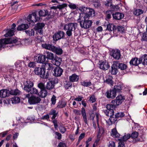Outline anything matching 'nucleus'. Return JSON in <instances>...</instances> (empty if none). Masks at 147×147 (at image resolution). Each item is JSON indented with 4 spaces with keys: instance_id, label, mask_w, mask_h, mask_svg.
<instances>
[{
    "instance_id": "nucleus-14",
    "label": "nucleus",
    "mask_w": 147,
    "mask_h": 147,
    "mask_svg": "<svg viewBox=\"0 0 147 147\" xmlns=\"http://www.w3.org/2000/svg\"><path fill=\"white\" fill-rule=\"evenodd\" d=\"M43 54H38L34 57L35 61L38 63L44 64L46 60Z\"/></svg>"
},
{
    "instance_id": "nucleus-43",
    "label": "nucleus",
    "mask_w": 147,
    "mask_h": 147,
    "mask_svg": "<svg viewBox=\"0 0 147 147\" xmlns=\"http://www.w3.org/2000/svg\"><path fill=\"white\" fill-rule=\"evenodd\" d=\"M93 5L95 8H98L101 6V4L99 0H93Z\"/></svg>"
},
{
    "instance_id": "nucleus-29",
    "label": "nucleus",
    "mask_w": 147,
    "mask_h": 147,
    "mask_svg": "<svg viewBox=\"0 0 147 147\" xmlns=\"http://www.w3.org/2000/svg\"><path fill=\"white\" fill-rule=\"evenodd\" d=\"M111 136L115 138H119L120 135L117 132L116 129V128H114L111 130Z\"/></svg>"
},
{
    "instance_id": "nucleus-42",
    "label": "nucleus",
    "mask_w": 147,
    "mask_h": 147,
    "mask_svg": "<svg viewBox=\"0 0 147 147\" xmlns=\"http://www.w3.org/2000/svg\"><path fill=\"white\" fill-rule=\"evenodd\" d=\"M81 85L84 87H87L92 85L91 82L90 81L87 82L86 80L81 82Z\"/></svg>"
},
{
    "instance_id": "nucleus-15",
    "label": "nucleus",
    "mask_w": 147,
    "mask_h": 147,
    "mask_svg": "<svg viewBox=\"0 0 147 147\" xmlns=\"http://www.w3.org/2000/svg\"><path fill=\"white\" fill-rule=\"evenodd\" d=\"M105 95L108 98L113 99L116 97V93L114 90L111 89L106 92Z\"/></svg>"
},
{
    "instance_id": "nucleus-47",
    "label": "nucleus",
    "mask_w": 147,
    "mask_h": 147,
    "mask_svg": "<svg viewBox=\"0 0 147 147\" xmlns=\"http://www.w3.org/2000/svg\"><path fill=\"white\" fill-rule=\"evenodd\" d=\"M144 11L142 9H137L134 11V14L136 16H139L143 13Z\"/></svg>"
},
{
    "instance_id": "nucleus-24",
    "label": "nucleus",
    "mask_w": 147,
    "mask_h": 147,
    "mask_svg": "<svg viewBox=\"0 0 147 147\" xmlns=\"http://www.w3.org/2000/svg\"><path fill=\"white\" fill-rule=\"evenodd\" d=\"M17 69H22V67L25 65L23 61H18L15 64Z\"/></svg>"
},
{
    "instance_id": "nucleus-32",
    "label": "nucleus",
    "mask_w": 147,
    "mask_h": 147,
    "mask_svg": "<svg viewBox=\"0 0 147 147\" xmlns=\"http://www.w3.org/2000/svg\"><path fill=\"white\" fill-rule=\"evenodd\" d=\"M138 132L136 131H133L131 134V138L132 139H135V140H133V142L134 143L136 142H137V141H139L138 140H137L136 139L138 136Z\"/></svg>"
},
{
    "instance_id": "nucleus-27",
    "label": "nucleus",
    "mask_w": 147,
    "mask_h": 147,
    "mask_svg": "<svg viewBox=\"0 0 147 147\" xmlns=\"http://www.w3.org/2000/svg\"><path fill=\"white\" fill-rule=\"evenodd\" d=\"M42 47L43 48L52 51L54 46L52 45L51 44L44 43L42 44Z\"/></svg>"
},
{
    "instance_id": "nucleus-53",
    "label": "nucleus",
    "mask_w": 147,
    "mask_h": 147,
    "mask_svg": "<svg viewBox=\"0 0 147 147\" xmlns=\"http://www.w3.org/2000/svg\"><path fill=\"white\" fill-rule=\"evenodd\" d=\"M32 16L33 17L35 18V20L34 21V22H36L39 21L40 19V16H38L37 15L36 13V12H33L32 13Z\"/></svg>"
},
{
    "instance_id": "nucleus-30",
    "label": "nucleus",
    "mask_w": 147,
    "mask_h": 147,
    "mask_svg": "<svg viewBox=\"0 0 147 147\" xmlns=\"http://www.w3.org/2000/svg\"><path fill=\"white\" fill-rule=\"evenodd\" d=\"M79 77L75 74H74L69 77V80L71 82H74L78 81Z\"/></svg>"
},
{
    "instance_id": "nucleus-58",
    "label": "nucleus",
    "mask_w": 147,
    "mask_h": 147,
    "mask_svg": "<svg viewBox=\"0 0 147 147\" xmlns=\"http://www.w3.org/2000/svg\"><path fill=\"white\" fill-rule=\"evenodd\" d=\"M52 122L54 124L55 129H57L58 127V125L57 124L58 122L57 120L54 119L52 121Z\"/></svg>"
},
{
    "instance_id": "nucleus-31",
    "label": "nucleus",
    "mask_w": 147,
    "mask_h": 147,
    "mask_svg": "<svg viewBox=\"0 0 147 147\" xmlns=\"http://www.w3.org/2000/svg\"><path fill=\"white\" fill-rule=\"evenodd\" d=\"M44 65V68L45 69L47 68V69L49 70H52L53 69H54V67H53V65L51 63H45Z\"/></svg>"
},
{
    "instance_id": "nucleus-56",
    "label": "nucleus",
    "mask_w": 147,
    "mask_h": 147,
    "mask_svg": "<svg viewBox=\"0 0 147 147\" xmlns=\"http://www.w3.org/2000/svg\"><path fill=\"white\" fill-rule=\"evenodd\" d=\"M36 63L34 62L30 61L28 65V67L30 68H34L36 66Z\"/></svg>"
},
{
    "instance_id": "nucleus-40",
    "label": "nucleus",
    "mask_w": 147,
    "mask_h": 147,
    "mask_svg": "<svg viewBox=\"0 0 147 147\" xmlns=\"http://www.w3.org/2000/svg\"><path fill=\"white\" fill-rule=\"evenodd\" d=\"M14 31L13 30H9L4 34V36L5 37L12 36L14 35Z\"/></svg>"
},
{
    "instance_id": "nucleus-22",
    "label": "nucleus",
    "mask_w": 147,
    "mask_h": 147,
    "mask_svg": "<svg viewBox=\"0 0 147 147\" xmlns=\"http://www.w3.org/2000/svg\"><path fill=\"white\" fill-rule=\"evenodd\" d=\"M81 113L83 117V119L86 124L88 125L87 122V119L85 109L82 107L81 109Z\"/></svg>"
},
{
    "instance_id": "nucleus-35",
    "label": "nucleus",
    "mask_w": 147,
    "mask_h": 147,
    "mask_svg": "<svg viewBox=\"0 0 147 147\" xmlns=\"http://www.w3.org/2000/svg\"><path fill=\"white\" fill-rule=\"evenodd\" d=\"M54 86V82L52 81H50L47 82L46 88L50 90L53 88Z\"/></svg>"
},
{
    "instance_id": "nucleus-59",
    "label": "nucleus",
    "mask_w": 147,
    "mask_h": 147,
    "mask_svg": "<svg viewBox=\"0 0 147 147\" xmlns=\"http://www.w3.org/2000/svg\"><path fill=\"white\" fill-rule=\"evenodd\" d=\"M56 97L54 95H53L51 99V101L52 104L54 105L56 102Z\"/></svg>"
},
{
    "instance_id": "nucleus-25",
    "label": "nucleus",
    "mask_w": 147,
    "mask_h": 147,
    "mask_svg": "<svg viewBox=\"0 0 147 147\" xmlns=\"http://www.w3.org/2000/svg\"><path fill=\"white\" fill-rule=\"evenodd\" d=\"M52 51L55 53L57 55H61L63 53V50L62 49L59 47L54 46Z\"/></svg>"
},
{
    "instance_id": "nucleus-20",
    "label": "nucleus",
    "mask_w": 147,
    "mask_h": 147,
    "mask_svg": "<svg viewBox=\"0 0 147 147\" xmlns=\"http://www.w3.org/2000/svg\"><path fill=\"white\" fill-rule=\"evenodd\" d=\"M129 63L131 66H137L140 64L139 62V59L137 57H134L129 62Z\"/></svg>"
},
{
    "instance_id": "nucleus-28",
    "label": "nucleus",
    "mask_w": 147,
    "mask_h": 147,
    "mask_svg": "<svg viewBox=\"0 0 147 147\" xmlns=\"http://www.w3.org/2000/svg\"><path fill=\"white\" fill-rule=\"evenodd\" d=\"M52 61L53 64L57 66V67H59V66L60 65L62 61L61 59L57 57H54V59Z\"/></svg>"
},
{
    "instance_id": "nucleus-38",
    "label": "nucleus",
    "mask_w": 147,
    "mask_h": 147,
    "mask_svg": "<svg viewBox=\"0 0 147 147\" xmlns=\"http://www.w3.org/2000/svg\"><path fill=\"white\" fill-rule=\"evenodd\" d=\"M9 92L10 94L15 95H19L20 93V91L18 89L11 90Z\"/></svg>"
},
{
    "instance_id": "nucleus-63",
    "label": "nucleus",
    "mask_w": 147,
    "mask_h": 147,
    "mask_svg": "<svg viewBox=\"0 0 147 147\" xmlns=\"http://www.w3.org/2000/svg\"><path fill=\"white\" fill-rule=\"evenodd\" d=\"M142 39L143 41H147V32H145L143 33V36L142 37Z\"/></svg>"
},
{
    "instance_id": "nucleus-54",
    "label": "nucleus",
    "mask_w": 147,
    "mask_h": 147,
    "mask_svg": "<svg viewBox=\"0 0 147 147\" xmlns=\"http://www.w3.org/2000/svg\"><path fill=\"white\" fill-rule=\"evenodd\" d=\"M32 14L29 15L27 17V19L28 22H32V25H34V21L33 20H32Z\"/></svg>"
},
{
    "instance_id": "nucleus-34",
    "label": "nucleus",
    "mask_w": 147,
    "mask_h": 147,
    "mask_svg": "<svg viewBox=\"0 0 147 147\" xmlns=\"http://www.w3.org/2000/svg\"><path fill=\"white\" fill-rule=\"evenodd\" d=\"M38 14L40 17H45L49 15L47 10H41L38 12Z\"/></svg>"
},
{
    "instance_id": "nucleus-1",
    "label": "nucleus",
    "mask_w": 147,
    "mask_h": 147,
    "mask_svg": "<svg viewBox=\"0 0 147 147\" xmlns=\"http://www.w3.org/2000/svg\"><path fill=\"white\" fill-rule=\"evenodd\" d=\"M78 24L77 23H69L65 24L63 26V29L66 31L67 35L69 37L72 36V32L74 33L75 35L77 34L76 33Z\"/></svg>"
},
{
    "instance_id": "nucleus-17",
    "label": "nucleus",
    "mask_w": 147,
    "mask_h": 147,
    "mask_svg": "<svg viewBox=\"0 0 147 147\" xmlns=\"http://www.w3.org/2000/svg\"><path fill=\"white\" fill-rule=\"evenodd\" d=\"M119 61H114L113 62V64L111 66V69L110 71V72L112 75H116L117 74L118 70L117 68V64L118 63Z\"/></svg>"
},
{
    "instance_id": "nucleus-52",
    "label": "nucleus",
    "mask_w": 147,
    "mask_h": 147,
    "mask_svg": "<svg viewBox=\"0 0 147 147\" xmlns=\"http://www.w3.org/2000/svg\"><path fill=\"white\" fill-rule=\"evenodd\" d=\"M31 94H37L38 93V90L35 88H32L28 92Z\"/></svg>"
},
{
    "instance_id": "nucleus-46",
    "label": "nucleus",
    "mask_w": 147,
    "mask_h": 147,
    "mask_svg": "<svg viewBox=\"0 0 147 147\" xmlns=\"http://www.w3.org/2000/svg\"><path fill=\"white\" fill-rule=\"evenodd\" d=\"M11 100L13 104H16L20 102V99L18 97L14 96L11 98Z\"/></svg>"
},
{
    "instance_id": "nucleus-4",
    "label": "nucleus",
    "mask_w": 147,
    "mask_h": 147,
    "mask_svg": "<svg viewBox=\"0 0 147 147\" xmlns=\"http://www.w3.org/2000/svg\"><path fill=\"white\" fill-rule=\"evenodd\" d=\"M114 109H107L103 110V112L105 115L107 116H110V118L107 122L109 125H111L117 123L118 120L116 117L114 115Z\"/></svg>"
},
{
    "instance_id": "nucleus-64",
    "label": "nucleus",
    "mask_w": 147,
    "mask_h": 147,
    "mask_svg": "<svg viewBox=\"0 0 147 147\" xmlns=\"http://www.w3.org/2000/svg\"><path fill=\"white\" fill-rule=\"evenodd\" d=\"M57 147H67V145L65 143L60 142L59 143Z\"/></svg>"
},
{
    "instance_id": "nucleus-23",
    "label": "nucleus",
    "mask_w": 147,
    "mask_h": 147,
    "mask_svg": "<svg viewBox=\"0 0 147 147\" xmlns=\"http://www.w3.org/2000/svg\"><path fill=\"white\" fill-rule=\"evenodd\" d=\"M139 62L142 63L143 65H147V55L144 54L140 58H139Z\"/></svg>"
},
{
    "instance_id": "nucleus-45",
    "label": "nucleus",
    "mask_w": 147,
    "mask_h": 147,
    "mask_svg": "<svg viewBox=\"0 0 147 147\" xmlns=\"http://www.w3.org/2000/svg\"><path fill=\"white\" fill-rule=\"evenodd\" d=\"M131 137V134H128L127 135H125L121 138L119 139V140L121 141H126L127 140L129 139Z\"/></svg>"
},
{
    "instance_id": "nucleus-18",
    "label": "nucleus",
    "mask_w": 147,
    "mask_h": 147,
    "mask_svg": "<svg viewBox=\"0 0 147 147\" xmlns=\"http://www.w3.org/2000/svg\"><path fill=\"white\" fill-rule=\"evenodd\" d=\"M45 58V59H47L53 61L54 59V54L50 52L46 51H45L43 53V55Z\"/></svg>"
},
{
    "instance_id": "nucleus-16",
    "label": "nucleus",
    "mask_w": 147,
    "mask_h": 147,
    "mask_svg": "<svg viewBox=\"0 0 147 147\" xmlns=\"http://www.w3.org/2000/svg\"><path fill=\"white\" fill-rule=\"evenodd\" d=\"M53 75L55 77L61 76L63 71V69L60 67H56L54 68Z\"/></svg>"
},
{
    "instance_id": "nucleus-12",
    "label": "nucleus",
    "mask_w": 147,
    "mask_h": 147,
    "mask_svg": "<svg viewBox=\"0 0 147 147\" xmlns=\"http://www.w3.org/2000/svg\"><path fill=\"white\" fill-rule=\"evenodd\" d=\"M111 55L114 59L119 60L121 56L120 51L118 49L112 50Z\"/></svg>"
},
{
    "instance_id": "nucleus-21",
    "label": "nucleus",
    "mask_w": 147,
    "mask_h": 147,
    "mask_svg": "<svg viewBox=\"0 0 147 147\" xmlns=\"http://www.w3.org/2000/svg\"><path fill=\"white\" fill-rule=\"evenodd\" d=\"M113 18L116 20H119L122 19L124 17V15L122 13L119 12H116L112 15Z\"/></svg>"
},
{
    "instance_id": "nucleus-61",
    "label": "nucleus",
    "mask_w": 147,
    "mask_h": 147,
    "mask_svg": "<svg viewBox=\"0 0 147 147\" xmlns=\"http://www.w3.org/2000/svg\"><path fill=\"white\" fill-rule=\"evenodd\" d=\"M104 3L105 5L107 7H108L110 5L111 6V2L110 0H106V1H104Z\"/></svg>"
},
{
    "instance_id": "nucleus-37",
    "label": "nucleus",
    "mask_w": 147,
    "mask_h": 147,
    "mask_svg": "<svg viewBox=\"0 0 147 147\" xmlns=\"http://www.w3.org/2000/svg\"><path fill=\"white\" fill-rule=\"evenodd\" d=\"M47 94V92L46 90V89L42 90L38 94V95L42 98L45 97Z\"/></svg>"
},
{
    "instance_id": "nucleus-49",
    "label": "nucleus",
    "mask_w": 147,
    "mask_h": 147,
    "mask_svg": "<svg viewBox=\"0 0 147 147\" xmlns=\"http://www.w3.org/2000/svg\"><path fill=\"white\" fill-rule=\"evenodd\" d=\"M72 84L70 81L66 82L65 83L64 86L66 89H68L72 87Z\"/></svg>"
},
{
    "instance_id": "nucleus-5",
    "label": "nucleus",
    "mask_w": 147,
    "mask_h": 147,
    "mask_svg": "<svg viewBox=\"0 0 147 147\" xmlns=\"http://www.w3.org/2000/svg\"><path fill=\"white\" fill-rule=\"evenodd\" d=\"M34 74L43 78L47 79L48 78L49 72V71H47L46 73L45 69L42 67H36L34 71Z\"/></svg>"
},
{
    "instance_id": "nucleus-55",
    "label": "nucleus",
    "mask_w": 147,
    "mask_h": 147,
    "mask_svg": "<svg viewBox=\"0 0 147 147\" xmlns=\"http://www.w3.org/2000/svg\"><path fill=\"white\" fill-rule=\"evenodd\" d=\"M113 24L109 23L107 24V27L106 30H108L110 32L112 31V28Z\"/></svg>"
},
{
    "instance_id": "nucleus-51",
    "label": "nucleus",
    "mask_w": 147,
    "mask_h": 147,
    "mask_svg": "<svg viewBox=\"0 0 147 147\" xmlns=\"http://www.w3.org/2000/svg\"><path fill=\"white\" fill-rule=\"evenodd\" d=\"M57 114V113H56V110H53L50 113L49 115H53V116H52L51 118L53 119H54L56 117Z\"/></svg>"
},
{
    "instance_id": "nucleus-36",
    "label": "nucleus",
    "mask_w": 147,
    "mask_h": 147,
    "mask_svg": "<svg viewBox=\"0 0 147 147\" xmlns=\"http://www.w3.org/2000/svg\"><path fill=\"white\" fill-rule=\"evenodd\" d=\"M66 105V102L61 100L58 103L57 107L58 108H62L65 107Z\"/></svg>"
},
{
    "instance_id": "nucleus-50",
    "label": "nucleus",
    "mask_w": 147,
    "mask_h": 147,
    "mask_svg": "<svg viewBox=\"0 0 147 147\" xmlns=\"http://www.w3.org/2000/svg\"><path fill=\"white\" fill-rule=\"evenodd\" d=\"M96 121H97V125L98 126V134L97 135V136L98 137H99V136L100 135V134H101V128H100V127L99 126V119L98 118V116L97 115H96Z\"/></svg>"
},
{
    "instance_id": "nucleus-48",
    "label": "nucleus",
    "mask_w": 147,
    "mask_h": 147,
    "mask_svg": "<svg viewBox=\"0 0 147 147\" xmlns=\"http://www.w3.org/2000/svg\"><path fill=\"white\" fill-rule=\"evenodd\" d=\"M115 115L118 119L119 118H121L124 117L125 115V114L123 112H117L116 113Z\"/></svg>"
},
{
    "instance_id": "nucleus-33",
    "label": "nucleus",
    "mask_w": 147,
    "mask_h": 147,
    "mask_svg": "<svg viewBox=\"0 0 147 147\" xmlns=\"http://www.w3.org/2000/svg\"><path fill=\"white\" fill-rule=\"evenodd\" d=\"M28 28V25L27 24H22L19 25L18 28L17 30L19 31H22L27 29Z\"/></svg>"
},
{
    "instance_id": "nucleus-7",
    "label": "nucleus",
    "mask_w": 147,
    "mask_h": 147,
    "mask_svg": "<svg viewBox=\"0 0 147 147\" xmlns=\"http://www.w3.org/2000/svg\"><path fill=\"white\" fill-rule=\"evenodd\" d=\"M18 40L14 38L11 37L7 38H4L0 40V48L4 47V45H8L7 47H11L13 45L11 44L15 43L17 42Z\"/></svg>"
},
{
    "instance_id": "nucleus-44",
    "label": "nucleus",
    "mask_w": 147,
    "mask_h": 147,
    "mask_svg": "<svg viewBox=\"0 0 147 147\" xmlns=\"http://www.w3.org/2000/svg\"><path fill=\"white\" fill-rule=\"evenodd\" d=\"M109 77L107 78L106 80H104V82L108 84H112L113 81L112 80V77L111 76H108Z\"/></svg>"
},
{
    "instance_id": "nucleus-19",
    "label": "nucleus",
    "mask_w": 147,
    "mask_h": 147,
    "mask_svg": "<svg viewBox=\"0 0 147 147\" xmlns=\"http://www.w3.org/2000/svg\"><path fill=\"white\" fill-rule=\"evenodd\" d=\"M9 90L7 89H3L0 90V97L5 98L9 96Z\"/></svg>"
},
{
    "instance_id": "nucleus-3",
    "label": "nucleus",
    "mask_w": 147,
    "mask_h": 147,
    "mask_svg": "<svg viewBox=\"0 0 147 147\" xmlns=\"http://www.w3.org/2000/svg\"><path fill=\"white\" fill-rule=\"evenodd\" d=\"M80 14L79 18L78 19V22L80 23L81 27L82 28L87 29L90 28L92 24L91 20H88V18L85 17L84 15Z\"/></svg>"
},
{
    "instance_id": "nucleus-10",
    "label": "nucleus",
    "mask_w": 147,
    "mask_h": 147,
    "mask_svg": "<svg viewBox=\"0 0 147 147\" xmlns=\"http://www.w3.org/2000/svg\"><path fill=\"white\" fill-rule=\"evenodd\" d=\"M24 90L28 92L30 91L34 86L33 83L30 80H26L24 82Z\"/></svg>"
},
{
    "instance_id": "nucleus-13",
    "label": "nucleus",
    "mask_w": 147,
    "mask_h": 147,
    "mask_svg": "<svg viewBox=\"0 0 147 147\" xmlns=\"http://www.w3.org/2000/svg\"><path fill=\"white\" fill-rule=\"evenodd\" d=\"M64 32L60 31L56 32L53 35V39L54 41H57L63 38L64 36Z\"/></svg>"
},
{
    "instance_id": "nucleus-9",
    "label": "nucleus",
    "mask_w": 147,
    "mask_h": 147,
    "mask_svg": "<svg viewBox=\"0 0 147 147\" xmlns=\"http://www.w3.org/2000/svg\"><path fill=\"white\" fill-rule=\"evenodd\" d=\"M45 24L43 23H38L35 25L34 30L36 31L37 33H38L40 35H42L43 30L42 28L45 26Z\"/></svg>"
},
{
    "instance_id": "nucleus-8",
    "label": "nucleus",
    "mask_w": 147,
    "mask_h": 147,
    "mask_svg": "<svg viewBox=\"0 0 147 147\" xmlns=\"http://www.w3.org/2000/svg\"><path fill=\"white\" fill-rule=\"evenodd\" d=\"M41 101L40 98L38 96H32L28 99V102L30 105H36L40 103Z\"/></svg>"
},
{
    "instance_id": "nucleus-57",
    "label": "nucleus",
    "mask_w": 147,
    "mask_h": 147,
    "mask_svg": "<svg viewBox=\"0 0 147 147\" xmlns=\"http://www.w3.org/2000/svg\"><path fill=\"white\" fill-rule=\"evenodd\" d=\"M52 122L54 124L55 129H57L58 127V125L57 124L58 122L57 120L54 119L52 121Z\"/></svg>"
},
{
    "instance_id": "nucleus-11",
    "label": "nucleus",
    "mask_w": 147,
    "mask_h": 147,
    "mask_svg": "<svg viewBox=\"0 0 147 147\" xmlns=\"http://www.w3.org/2000/svg\"><path fill=\"white\" fill-rule=\"evenodd\" d=\"M99 68L104 71L106 70L110 67L109 63L106 60L100 61H99Z\"/></svg>"
},
{
    "instance_id": "nucleus-39",
    "label": "nucleus",
    "mask_w": 147,
    "mask_h": 147,
    "mask_svg": "<svg viewBox=\"0 0 147 147\" xmlns=\"http://www.w3.org/2000/svg\"><path fill=\"white\" fill-rule=\"evenodd\" d=\"M26 34L30 36H34V30L33 29H30L25 31Z\"/></svg>"
},
{
    "instance_id": "nucleus-41",
    "label": "nucleus",
    "mask_w": 147,
    "mask_h": 147,
    "mask_svg": "<svg viewBox=\"0 0 147 147\" xmlns=\"http://www.w3.org/2000/svg\"><path fill=\"white\" fill-rule=\"evenodd\" d=\"M118 67L121 70H124L126 69L127 66L124 63H121L118 64Z\"/></svg>"
},
{
    "instance_id": "nucleus-2",
    "label": "nucleus",
    "mask_w": 147,
    "mask_h": 147,
    "mask_svg": "<svg viewBox=\"0 0 147 147\" xmlns=\"http://www.w3.org/2000/svg\"><path fill=\"white\" fill-rule=\"evenodd\" d=\"M125 98L124 96L121 95H119L116 97V99L113 100L111 102L110 104H107L106 106L107 109H115L117 106L121 105L124 100Z\"/></svg>"
},
{
    "instance_id": "nucleus-6",
    "label": "nucleus",
    "mask_w": 147,
    "mask_h": 147,
    "mask_svg": "<svg viewBox=\"0 0 147 147\" xmlns=\"http://www.w3.org/2000/svg\"><path fill=\"white\" fill-rule=\"evenodd\" d=\"M80 10L82 12L86 11V13L83 12L80 14H84V16L86 18L88 19L89 17H94L95 15L94 10L92 8L82 6Z\"/></svg>"
},
{
    "instance_id": "nucleus-60",
    "label": "nucleus",
    "mask_w": 147,
    "mask_h": 147,
    "mask_svg": "<svg viewBox=\"0 0 147 147\" xmlns=\"http://www.w3.org/2000/svg\"><path fill=\"white\" fill-rule=\"evenodd\" d=\"M38 87L40 89V90L46 89L45 85L42 83H40L38 85Z\"/></svg>"
},
{
    "instance_id": "nucleus-26",
    "label": "nucleus",
    "mask_w": 147,
    "mask_h": 147,
    "mask_svg": "<svg viewBox=\"0 0 147 147\" xmlns=\"http://www.w3.org/2000/svg\"><path fill=\"white\" fill-rule=\"evenodd\" d=\"M123 84L121 83H118L114 86L113 89L115 91L116 93L117 92H120L121 91L123 88Z\"/></svg>"
},
{
    "instance_id": "nucleus-62",
    "label": "nucleus",
    "mask_w": 147,
    "mask_h": 147,
    "mask_svg": "<svg viewBox=\"0 0 147 147\" xmlns=\"http://www.w3.org/2000/svg\"><path fill=\"white\" fill-rule=\"evenodd\" d=\"M89 100L92 103L95 102L96 100V98H95L94 95H93L91 96Z\"/></svg>"
}]
</instances>
